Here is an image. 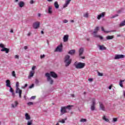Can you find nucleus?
<instances>
[{"instance_id":"1","label":"nucleus","mask_w":125,"mask_h":125,"mask_svg":"<svg viewBox=\"0 0 125 125\" xmlns=\"http://www.w3.org/2000/svg\"><path fill=\"white\" fill-rule=\"evenodd\" d=\"M45 76L47 77V81L50 83V84H53V83L54 82L51 77L54 79H57L58 78V75L54 71H50V73H46Z\"/></svg>"},{"instance_id":"2","label":"nucleus","mask_w":125,"mask_h":125,"mask_svg":"<svg viewBox=\"0 0 125 125\" xmlns=\"http://www.w3.org/2000/svg\"><path fill=\"white\" fill-rule=\"evenodd\" d=\"M6 83V86L7 87H9V91L12 93V95L13 97H15V93H14V90H13V88H12V87H11V83L10 82V80H7L5 81Z\"/></svg>"},{"instance_id":"3","label":"nucleus","mask_w":125,"mask_h":125,"mask_svg":"<svg viewBox=\"0 0 125 125\" xmlns=\"http://www.w3.org/2000/svg\"><path fill=\"white\" fill-rule=\"evenodd\" d=\"M64 63L65 67H69L71 63H72V60L70 59V55H67L64 57Z\"/></svg>"},{"instance_id":"4","label":"nucleus","mask_w":125,"mask_h":125,"mask_svg":"<svg viewBox=\"0 0 125 125\" xmlns=\"http://www.w3.org/2000/svg\"><path fill=\"white\" fill-rule=\"evenodd\" d=\"M74 66H75L76 69H83V68H84V66H85V63L81 62H79L77 63V62H75Z\"/></svg>"},{"instance_id":"5","label":"nucleus","mask_w":125,"mask_h":125,"mask_svg":"<svg viewBox=\"0 0 125 125\" xmlns=\"http://www.w3.org/2000/svg\"><path fill=\"white\" fill-rule=\"evenodd\" d=\"M95 105H96V101L95 99L93 98L91 101V104L90 109L91 111H94L95 110Z\"/></svg>"},{"instance_id":"6","label":"nucleus","mask_w":125,"mask_h":125,"mask_svg":"<svg viewBox=\"0 0 125 125\" xmlns=\"http://www.w3.org/2000/svg\"><path fill=\"white\" fill-rule=\"evenodd\" d=\"M5 46L2 43H0V47L2 48L0 50V51L3 52L5 51L6 53H8L9 52V49L5 47Z\"/></svg>"},{"instance_id":"7","label":"nucleus","mask_w":125,"mask_h":125,"mask_svg":"<svg viewBox=\"0 0 125 125\" xmlns=\"http://www.w3.org/2000/svg\"><path fill=\"white\" fill-rule=\"evenodd\" d=\"M62 47H63V45L62 44H61L60 45L58 46L56 49L55 50V52H62Z\"/></svg>"},{"instance_id":"8","label":"nucleus","mask_w":125,"mask_h":125,"mask_svg":"<svg viewBox=\"0 0 125 125\" xmlns=\"http://www.w3.org/2000/svg\"><path fill=\"white\" fill-rule=\"evenodd\" d=\"M123 58H125V55L116 54L115 55L114 59H115V60H118V59H122Z\"/></svg>"},{"instance_id":"9","label":"nucleus","mask_w":125,"mask_h":125,"mask_svg":"<svg viewBox=\"0 0 125 125\" xmlns=\"http://www.w3.org/2000/svg\"><path fill=\"white\" fill-rule=\"evenodd\" d=\"M16 93H19V96L20 98L22 97V90L20 89L19 88H17L16 89Z\"/></svg>"},{"instance_id":"10","label":"nucleus","mask_w":125,"mask_h":125,"mask_svg":"<svg viewBox=\"0 0 125 125\" xmlns=\"http://www.w3.org/2000/svg\"><path fill=\"white\" fill-rule=\"evenodd\" d=\"M98 31H99V27L97 26L94 29V31L93 32V35L94 37L96 36H97V33H98Z\"/></svg>"},{"instance_id":"11","label":"nucleus","mask_w":125,"mask_h":125,"mask_svg":"<svg viewBox=\"0 0 125 125\" xmlns=\"http://www.w3.org/2000/svg\"><path fill=\"white\" fill-rule=\"evenodd\" d=\"M65 113H67L66 108L65 107V106H62L61 107V116H62V115H64Z\"/></svg>"},{"instance_id":"12","label":"nucleus","mask_w":125,"mask_h":125,"mask_svg":"<svg viewBox=\"0 0 125 125\" xmlns=\"http://www.w3.org/2000/svg\"><path fill=\"white\" fill-rule=\"evenodd\" d=\"M40 23L39 22L36 21L33 24V27L34 29H38L40 27Z\"/></svg>"},{"instance_id":"13","label":"nucleus","mask_w":125,"mask_h":125,"mask_svg":"<svg viewBox=\"0 0 125 125\" xmlns=\"http://www.w3.org/2000/svg\"><path fill=\"white\" fill-rule=\"evenodd\" d=\"M105 12H103L101 14H100V15H98L97 17V19H98V20H100V19H101V18H102L105 16Z\"/></svg>"},{"instance_id":"14","label":"nucleus","mask_w":125,"mask_h":125,"mask_svg":"<svg viewBox=\"0 0 125 125\" xmlns=\"http://www.w3.org/2000/svg\"><path fill=\"white\" fill-rule=\"evenodd\" d=\"M63 42H67L69 41V35H64L63 37Z\"/></svg>"},{"instance_id":"15","label":"nucleus","mask_w":125,"mask_h":125,"mask_svg":"<svg viewBox=\"0 0 125 125\" xmlns=\"http://www.w3.org/2000/svg\"><path fill=\"white\" fill-rule=\"evenodd\" d=\"M100 105V110H102V111H105V106H104V104L102 102H99Z\"/></svg>"},{"instance_id":"16","label":"nucleus","mask_w":125,"mask_h":125,"mask_svg":"<svg viewBox=\"0 0 125 125\" xmlns=\"http://www.w3.org/2000/svg\"><path fill=\"white\" fill-rule=\"evenodd\" d=\"M98 47H99L100 50H106L107 49V48L106 47L104 46L103 45H98Z\"/></svg>"},{"instance_id":"17","label":"nucleus","mask_w":125,"mask_h":125,"mask_svg":"<svg viewBox=\"0 0 125 125\" xmlns=\"http://www.w3.org/2000/svg\"><path fill=\"white\" fill-rule=\"evenodd\" d=\"M75 53H76V50L75 49L69 50L68 52V54H69L70 55H74Z\"/></svg>"},{"instance_id":"18","label":"nucleus","mask_w":125,"mask_h":125,"mask_svg":"<svg viewBox=\"0 0 125 125\" xmlns=\"http://www.w3.org/2000/svg\"><path fill=\"white\" fill-rule=\"evenodd\" d=\"M25 120L26 121H30L31 120V116L28 114L27 113H26L25 114Z\"/></svg>"},{"instance_id":"19","label":"nucleus","mask_w":125,"mask_h":125,"mask_svg":"<svg viewBox=\"0 0 125 125\" xmlns=\"http://www.w3.org/2000/svg\"><path fill=\"white\" fill-rule=\"evenodd\" d=\"M19 6L20 7H24V5H25V3L23 1H21L19 3Z\"/></svg>"},{"instance_id":"20","label":"nucleus","mask_w":125,"mask_h":125,"mask_svg":"<svg viewBox=\"0 0 125 125\" xmlns=\"http://www.w3.org/2000/svg\"><path fill=\"white\" fill-rule=\"evenodd\" d=\"M83 48L82 47L79 50V56H82V55H83Z\"/></svg>"},{"instance_id":"21","label":"nucleus","mask_w":125,"mask_h":125,"mask_svg":"<svg viewBox=\"0 0 125 125\" xmlns=\"http://www.w3.org/2000/svg\"><path fill=\"white\" fill-rule=\"evenodd\" d=\"M18 102L17 101H15V104H11L12 108H15L18 105Z\"/></svg>"},{"instance_id":"22","label":"nucleus","mask_w":125,"mask_h":125,"mask_svg":"<svg viewBox=\"0 0 125 125\" xmlns=\"http://www.w3.org/2000/svg\"><path fill=\"white\" fill-rule=\"evenodd\" d=\"M34 74H35V71H30L29 76H28V79L32 78V77H34Z\"/></svg>"},{"instance_id":"23","label":"nucleus","mask_w":125,"mask_h":125,"mask_svg":"<svg viewBox=\"0 0 125 125\" xmlns=\"http://www.w3.org/2000/svg\"><path fill=\"white\" fill-rule=\"evenodd\" d=\"M106 39L107 40H113V39H114V36L108 35V36L106 37Z\"/></svg>"},{"instance_id":"24","label":"nucleus","mask_w":125,"mask_h":125,"mask_svg":"<svg viewBox=\"0 0 125 125\" xmlns=\"http://www.w3.org/2000/svg\"><path fill=\"white\" fill-rule=\"evenodd\" d=\"M54 6L56 9H58L59 8V5L58 4V2L55 1L54 2Z\"/></svg>"},{"instance_id":"25","label":"nucleus","mask_w":125,"mask_h":125,"mask_svg":"<svg viewBox=\"0 0 125 125\" xmlns=\"http://www.w3.org/2000/svg\"><path fill=\"white\" fill-rule=\"evenodd\" d=\"M52 8L51 7H48V13H49V14H51V13H52Z\"/></svg>"},{"instance_id":"26","label":"nucleus","mask_w":125,"mask_h":125,"mask_svg":"<svg viewBox=\"0 0 125 125\" xmlns=\"http://www.w3.org/2000/svg\"><path fill=\"white\" fill-rule=\"evenodd\" d=\"M94 38H99V39L101 40V41H102V40H103V37H102L100 35H97L95 36H94Z\"/></svg>"},{"instance_id":"27","label":"nucleus","mask_w":125,"mask_h":125,"mask_svg":"<svg viewBox=\"0 0 125 125\" xmlns=\"http://www.w3.org/2000/svg\"><path fill=\"white\" fill-rule=\"evenodd\" d=\"M120 27H123L125 25V20L121 22V23L120 24Z\"/></svg>"},{"instance_id":"28","label":"nucleus","mask_w":125,"mask_h":125,"mask_svg":"<svg viewBox=\"0 0 125 125\" xmlns=\"http://www.w3.org/2000/svg\"><path fill=\"white\" fill-rule=\"evenodd\" d=\"M67 120V118H65L64 119H62V120L59 121V123H62V124H65V121Z\"/></svg>"},{"instance_id":"29","label":"nucleus","mask_w":125,"mask_h":125,"mask_svg":"<svg viewBox=\"0 0 125 125\" xmlns=\"http://www.w3.org/2000/svg\"><path fill=\"white\" fill-rule=\"evenodd\" d=\"M125 82V80H121L119 83V85L121 86V87H123L124 85H123V82Z\"/></svg>"},{"instance_id":"30","label":"nucleus","mask_w":125,"mask_h":125,"mask_svg":"<svg viewBox=\"0 0 125 125\" xmlns=\"http://www.w3.org/2000/svg\"><path fill=\"white\" fill-rule=\"evenodd\" d=\"M65 107V109H68V110H71V108L73 107V105H68L66 106H64Z\"/></svg>"},{"instance_id":"31","label":"nucleus","mask_w":125,"mask_h":125,"mask_svg":"<svg viewBox=\"0 0 125 125\" xmlns=\"http://www.w3.org/2000/svg\"><path fill=\"white\" fill-rule=\"evenodd\" d=\"M103 120H104V121H105V122H106L107 123H109V120L108 119L106 118V116H104L103 117Z\"/></svg>"},{"instance_id":"32","label":"nucleus","mask_w":125,"mask_h":125,"mask_svg":"<svg viewBox=\"0 0 125 125\" xmlns=\"http://www.w3.org/2000/svg\"><path fill=\"white\" fill-rule=\"evenodd\" d=\"M33 125V120L28 121L27 125Z\"/></svg>"},{"instance_id":"33","label":"nucleus","mask_w":125,"mask_h":125,"mask_svg":"<svg viewBox=\"0 0 125 125\" xmlns=\"http://www.w3.org/2000/svg\"><path fill=\"white\" fill-rule=\"evenodd\" d=\"M101 29H102V31H103V32H104V33H110V31H105V29H104V27H101Z\"/></svg>"},{"instance_id":"34","label":"nucleus","mask_w":125,"mask_h":125,"mask_svg":"<svg viewBox=\"0 0 125 125\" xmlns=\"http://www.w3.org/2000/svg\"><path fill=\"white\" fill-rule=\"evenodd\" d=\"M86 119H83V118H82L81 119V120H80V122H82V123H85V122H86Z\"/></svg>"},{"instance_id":"35","label":"nucleus","mask_w":125,"mask_h":125,"mask_svg":"<svg viewBox=\"0 0 125 125\" xmlns=\"http://www.w3.org/2000/svg\"><path fill=\"white\" fill-rule=\"evenodd\" d=\"M12 75L15 78H16V74H15V71H13L12 72Z\"/></svg>"},{"instance_id":"36","label":"nucleus","mask_w":125,"mask_h":125,"mask_svg":"<svg viewBox=\"0 0 125 125\" xmlns=\"http://www.w3.org/2000/svg\"><path fill=\"white\" fill-rule=\"evenodd\" d=\"M83 17L85 18H88V13L84 14Z\"/></svg>"},{"instance_id":"37","label":"nucleus","mask_w":125,"mask_h":125,"mask_svg":"<svg viewBox=\"0 0 125 125\" xmlns=\"http://www.w3.org/2000/svg\"><path fill=\"white\" fill-rule=\"evenodd\" d=\"M27 105H28V106H30L31 105H34V103L32 102H29L28 103H27Z\"/></svg>"},{"instance_id":"38","label":"nucleus","mask_w":125,"mask_h":125,"mask_svg":"<svg viewBox=\"0 0 125 125\" xmlns=\"http://www.w3.org/2000/svg\"><path fill=\"white\" fill-rule=\"evenodd\" d=\"M16 89H17V88H19V82H17L16 83Z\"/></svg>"},{"instance_id":"39","label":"nucleus","mask_w":125,"mask_h":125,"mask_svg":"<svg viewBox=\"0 0 125 125\" xmlns=\"http://www.w3.org/2000/svg\"><path fill=\"white\" fill-rule=\"evenodd\" d=\"M71 0H65V3H67V4H69Z\"/></svg>"},{"instance_id":"40","label":"nucleus","mask_w":125,"mask_h":125,"mask_svg":"<svg viewBox=\"0 0 125 125\" xmlns=\"http://www.w3.org/2000/svg\"><path fill=\"white\" fill-rule=\"evenodd\" d=\"M27 86H28V84L26 83L25 84V85L24 86H22L21 87V88H25V87H27Z\"/></svg>"},{"instance_id":"41","label":"nucleus","mask_w":125,"mask_h":125,"mask_svg":"<svg viewBox=\"0 0 125 125\" xmlns=\"http://www.w3.org/2000/svg\"><path fill=\"white\" fill-rule=\"evenodd\" d=\"M98 76H99L100 77H103V73H100V72H98Z\"/></svg>"},{"instance_id":"42","label":"nucleus","mask_w":125,"mask_h":125,"mask_svg":"<svg viewBox=\"0 0 125 125\" xmlns=\"http://www.w3.org/2000/svg\"><path fill=\"white\" fill-rule=\"evenodd\" d=\"M34 84H32L31 85H30L28 87V88H33V87H34Z\"/></svg>"},{"instance_id":"43","label":"nucleus","mask_w":125,"mask_h":125,"mask_svg":"<svg viewBox=\"0 0 125 125\" xmlns=\"http://www.w3.org/2000/svg\"><path fill=\"white\" fill-rule=\"evenodd\" d=\"M118 16H119V15L116 14V15H113V16L111 17V18H116V17H118Z\"/></svg>"},{"instance_id":"44","label":"nucleus","mask_w":125,"mask_h":125,"mask_svg":"<svg viewBox=\"0 0 125 125\" xmlns=\"http://www.w3.org/2000/svg\"><path fill=\"white\" fill-rule=\"evenodd\" d=\"M69 4H67V3H65L64 5H63V8H65V7H67V6H68V5Z\"/></svg>"},{"instance_id":"45","label":"nucleus","mask_w":125,"mask_h":125,"mask_svg":"<svg viewBox=\"0 0 125 125\" xmlns=\"http://www.w3.org/2000/svg\"><path fill=\"white\" fill-rule=\"evenodd\" d=\"M40 83V82L39 81V80L38 79H36L35 80V83L36 84H38V83Z\"/></svg>"},{"instance_id":"46","label":"nucleus","mask_w":125,"mask_h":125,"mask_svg":"<svg viewBox=\"0 0 125 125\" xmlns=\"http://www.w3.org/2000/svg\"><path fill=\"white\" fill-rule=\"evenodd\" d=\"M117 121H118V119L117 118H114L113 119V122H117Z\"/></svg>"},{"instance_id":"47","label":"nucleus","mask_w":125,"mask_h":125,"mask_svg":"<svg viewBox=\"0 0 125 125\" xmlns=\"http://www.w3.org/2000/svg\"><path fill=\"white\" fill-rule=\"evenodd\" d=\"M30 99L32 100L33 99V100H34V99H36V96H33L30 98Z\"/></svg>"},{"instance_id":"48","label":"nucleus","mask_w":125,"mask_h":125,"mask_svg":"<svg viewBox=\"0 0 125 125\" xmlns=\"http://www.w3.org/2000/svg\"><path fill=\"white\" fill-rule=\"evenodd\" d=\"M44 57H45V55H41V59H42L43 58H44Z\"/></svg>"},{"instance_id":"49","label":"nucleus","mask_w":125,"mask_h":125,"mask_svg":"<svg viewBox=\"0 0 125 125\" xmlns=\"http://www.w3.org/2000/svg\"><path fill=\"white\" fill-rule=\"evenodd\" d=\"M15 58H16V59H19V56L17 55H15Z\"/></svg>"},{"instance_id":"50","label":"nucleus","mask_w":125,"mask_h":125,"mask_svg":"<svg viewBox=\"0 0 125 125\" xmlns=\"http://www.w3.org/2000/svg\"><path fill=\"white\" fill-rule=\"evenodd\" d=\"M89 82H92L93 81V79L92 78H89L88 79Z\"/></svg>"},{"instance_id":"51","label":"nucleus","mask_w":125,"mask_h":125,"mask_svg":"<svg viewBox=\"0 0 125 125\" xmlns=\"http://www.w3.org/2000/svg\"><path fill=\"white\" fill-rule=\"evenodd\" d=\"M63 23H68V20H64L63 21Z\"/></svg>"},{"instance_id":"52","label":"nucleus","mask_w":125,"mask_h":125,"mask_svg":"<svg viewBox=\"0 0 125 125\" xmlns=\"http://www.w3.org/2000/svg\"><path fill=\"white\" fill-rule=\"evenodd\" d=\"M36 69V66H33L32 68V70L34 71Z\"/></svg>"},{"instance_id":"53","label":"nucleus","mask_w":125,"mask_h":125,"mask_svg":"<svg viewBox=\"0 0 125 125\" xmlns=\"http://www.w3.org/2000/svg\"><path fill=\"white\" fill-rule=\"evenodd\" d=\"M80 58H81L82 59H85V57H82V56H80Z\"/></svg>"},{"instance_id":"54","label":"nucleus","mask_w":125,"mask_h":125,"mask_svg":"<svg viewBox=\"0 0 125 125\" xmlns=\"http://www.w3.org/2000/svg\"><path fill=\"white\" fill-rule=\"evenodd\" d=\"M24 49L26 50L28 49V46H25L24 47Z\"/></svg>"},{"instance_id":"55","label":"nucleus","mask_w":125,"mask_h":125,"mask_svg":"<svg viewBox=\"0 0 125 125\" xmlns=\"http://www.w3.org/2000/svg\"><path fill=\"white\" fill-rule=\"evenodd\" d=\"M30 3H31V4H33V3H34V0H31L30 1Z\"/></svg>"},{"instance_id":"56","label":"nucleus","mask_w":125,"mask_h":125,"mask_svg":"<svg viewBox=\"0 0 125 125\" xmlns=\"http://www.w3.org/2000/svg\"><path fill=\"white\" fill-rule=\"evenodd\" d=\"M27 36H28V37H30V36H31V33H30V32H29V33H28V34H27Z\"/></svg>"},{"instance_id":"57","label":"nucleus","mask_w":125,"mask_h":125,"mask_svg":"<svg viewBox=\"0 0 125 125\" xmlns=\"http://www.w3.org/2000/svg\"><path fill=\"white\" fill-rule=\"evenodd\" d=\"M108 88L109 89H112V85H110L109 87H108Z\"/></svg>"},{"instance_id":"58","label":"nucleus","mask_w":125,"mask_h":125,"mask_svg":"<svg viewBox=\"0 0 125 125\" xmlns=\"http://www.w3.org/2000/svg\"><path fill=\"white\" fill-rule=\"evenodd\" d=\"M116 32V30H111V31H109V33L110 32Z\"/></svg>"},{"instance_id":"59","label":"nucleus","mask_w":125,"mask_h":125,"mask_svg":"<svg viewBox=\"0 0 125 125\" xmlns=\"http://www.w3.org/2000/svg\"><path fill=\"white\" fill-rule=\"evenodd\" d=\"M121 35H117V38H119V37H121Z\"/></svg>"},{"instance_id":"60","label":"nucleus","mask_w":125,"mask_h":125,"mask_svg":"<svg viewBox=\"0 0 125 125\" xmlns=\"http://www.w3.org/2000/svg\"><path fill=\"white\" fill-rule=\"evenodd\" d=\"M70 22L71 23H74V20H72L70 21Z\"/></svg>"},{"instance_id":"61","label":"nucleus","mask_w":125,"mask_h":125,"mask_svg":"<svg viewBox=\"0 0 125 125\" xmlns=\"http://www.w3.org/2000/svg\"><path fill=\"white\" fill-rule=\"evenodd\" d=\"M90 39H89V38H87L86 39V41H87V42H89V41H90Z\"/></svg>"},{"instance_id":"62","label":"nucleus","mask_w":125,"mask_h":125,"mask_svg":"<svg viewBox=\"0 0 125 125\" xmlns=\"http://www.w3.org/2000/svg\"><path fill=\"white\" fill-rule=\"evenodd\" d=\"M71 96H72V97H75V95L72 94V95H71Z\"/></svg>"},{"instance_id":"63","label":"nucleus","mask_w":125,"mask_h":125,"mask_svg":"<svg viewBox=\"0 0 125 125\" xmlns=\"http://www.w3.org/2000/svg\"><path fill=\"white\" fill-rule=\"evenodd\" d=\"M18 0H15V2H18Z\"/></svg>"},{"instance_id":"64","label":"nucleus","mask_w":125,"mask_h":125,"mask_svg":"<svg viewBox=\"0 0 125 125\" xmlns=\"http://www.w3.org/2000/svg\"><path fill=\"white\" fill-rule=\"evenodd\" d=\"M11 33H13V30H11L10 31Z\"/></svg>"}]
</instances>
